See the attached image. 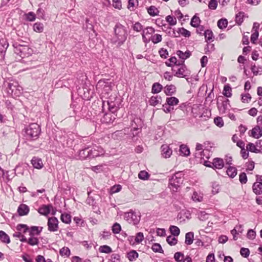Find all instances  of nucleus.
Wrapping results in <instances>:
<instances>
[{"label":"nucleus","instance_id":"1","mask_svg":"<svg viewBox=\"0 0 262 262\" xmlns=\"http://www.w3.org/2000/svg\"><path fill=\"white\" fill-rule=\"evenodd\" d=\"M41 127L36 123L25 125L21 134L26 141L32 142L37 140L41 134Z\"/></svg>","mask_w":262,"mask_h":262},{"label":"nucleus","instance_id":"2","mask_svg":"<svg viewBox=\"0 0 262 262\" xmlns=\"http://www.w3.org/2000/svg\"><path fill=\"white\" fill-rule=\"evenodd\" d=\"M114 38L111 39V42L117 44V47L123 45L128 36L126 27L120 23H117L114 28Z\"/></svg>","mask_w":262,"mask_h":262},{"label":"nucleus","instance_id":"3","mask_svg":"<svg viewBox=\"0 0 262 262\" xmlns=\"http://www.w3.org/2000/svg\"><path fill=\"white\" fill-rule=\"evenodd\" d=\"M184 176L183 171H179L175 172L171 177L169 178L168 187L173 193L179 191L184 180Z\"/></svg>","mask_w":262,"mask_h":262},{"label":"nucleus","instance_id":"4","mask_svg":"<svg viewBox=\"0 0 262 262\" xmlns=\"http://www.w3.org/2000/svg\"><path fill=\"white\" fill-rule=\"evenodd\" d=\"M113 83L108 79H101L96 85V89L102 94H108L112 90Z\"/></svg>","mask_w":262,"mask_h":262},{"label":"nucleus","instance_id":"5","mask_svg":"<svg viewBox=\"0 0 262 262\" xmlns=\"http://www.w3.org/2000/svg\"><path fill=\"white\" fill-rule=\"evenodd\" d=\"M12 46L14 48V53L22 58L30 54L31 49L28 46L21 45L18 42H14Z\"/></svg>","mask_w":262,"mask_h":262},{"label":"nucleus","instance_id":"6","mask_svg":"<svg viewBox=\"0 0 262 262\" xmlns=\"http://www.w3.org/2000/svg\"><path fill=\"white\" fill-rule=\"evenodd\" d=\"M124 217L128 223L136 226L140 221L141 215L140 213L138 214L135 211L130 210L129 211L124 213Z\"/></svg>","mask_w":262,"mask_h":262},{"label":"nucleus","instance_id":"7","mask_svg":"<svg viewBox=\"0 0 262 262\" xmlns=\"http://www.w3.org/2000/svg\"><path fill=\"white\" fill-rule=\"evenodd\" d=\"M112 99V98H110V100L107 101L108 106V109L110 112L116 114L122 106V100L118 97H114L113 100Z\"/></svg>","mask_w":262,"mask_h":262},{"label":"nucleus","instance_id":"8","mask_svg":"<svg viewBox=\"0 0 262 262\" xmlns=\"http://www.w3.org/2000/svg\"><path fill=\"white\" fill-rule=\"evenodd\" d=\"M91 87L93 88V86L90 82H85L81 90L82 92H80L83 93V99L85 100H89L93 97L94 90Z\"/></svg>","mask_w":262,"mask_h":262},{"label":"nucleus","instance_id":"9","mask_svg":"<svg viewBox=\"0 0 262 262\" xmlns=\"http://www.w3.org/2000/svg\"><path fill=\"white\" fill-rule=\"evenodd\" d=\"M58 220L56 217H49L47 225L48 229L50 232H55L58 229Z\"/></svg>","mask_w":262,"mask_h":262},{"label":"nucleus","instance_id":"10","mask_svg":"<svg viewBox=\"0 0 262 262\" xmlns=\"http://www.w3.org/2000/svg\"><path fill=\"white\" fill-rule=\"evenodd\" d=\"M117 115L109 111L104 114L102 118L101 119V122L103 124H110L113 123L116 119Z\"/></svg>","mask_w":262,"mask_h":262},{"label":"nucleus","instance_id":"11","mask_svg":"<svg viewBox=\"0 0 262 262\" xmlns=\"http://www.w3.org/2000/svg\"><path fill=\"white\" fill-rule=\"evenodd\" d=\"M90 159H93L103 155L104 153L103 149L100 146H95L89 148Z\"/></svg>","mask_w":262,"mask_h":262},{"label":"nucleus","instance_id":"12","mask_svg":"<svg viewBox=\"0 0 262 262\" xmlns=\"http://www.w3.org/2000/svg\"><path fill=\"white\" fill-rule=\"evenodd\" d=\"M7 93L12 97H16L20 93L17 86L12 83L8 82L7 86Z\"/></svg>","mask_w":262,"mask_h":262},{"label":"nucleus","instance_id":"13","mask_svg":"<svg viewBox=\"0 0 262 262\" xmlns=\"http://www.w3.org/2000/svg\"><path fill=\"white\" fill-rule=\"evenodd\" d=\"M222 98V99L224 98L223 96H219L217 101V105L218 109L220 113L223 114L225 113L226 111V110L228 109V105H230V101L228 99H225V100H221L222 102L220 104L219 103V98Z\"/></svg>","mask_w":262,"mask_h":262},{"label":"nucleus","instance_id":"14","mask_svg":"<svg viewBox=\"0 0 262 262\" xmlns=\"http://www.w3.org/2000/svg\"><path fill=\"white\" fill-rule=\"evenodd\" d=\"M224 162L221 158H215L212 160V169L214 170L221 169L224 167Z\"/></svg>","mask_w":262,"mask_h":262},{"label":"nucleus","instance_id":"15","mask_svg":"<svg viewBox=\"0 0 262 262\" xmlns=\"http://www.w3.org/2000/svg\"><path fill=\"white\" fill-rule=\"evenodd\" d=\"M250 136L255 139H258L262 136V127L259 125H256L251 130Z\"/></svg>","mask_w":262,"mask_h":262},{"label":"nucleus","instance_id":"16","mask_svg":"<svg viewBox=\"0 0 262 262\" xmlns=\"http://www.w3.org/2000/svg\"><path fill=\"white\" fill-rule=\"evenodd\" d=\"M53 209L52 204L42 205L38 209V212L43 215H48L51 212V210Z\"/></svg>","mask_w":262,"mask_h":262},{"label":"nucleus","instance_id":"17","mask_svg":"<svg viewBox=\"0 0 262 262\" xmlns=\"http://www.w3.org/2000/svg\"><path fill=\"white\" fill-rule=\"evenodd\" d=\"M161 155L165 158H168L170 157L172 154V150L167 144H163L161 147Z\"/></svg>","mask_w":262,"mask_h":262},{"label":"nucleus","instance_id":"18","mask_svg":"<svg viewBox=\"0 0 262 262\" xmlns=\"http://www.w3.org/2000/svg\"><path fill=\"white\" fill-rule=\"evenodd\" d=\"M29 207L26 204H20L17 208V212L19 216L27 215L29 212Z\"/></svg>","mask_w":262,"mask_h":262},{"label":"nucleus","instance_id":"19","mask_svg":"<svg viewBox=\"0 0 262 262\" xmlns=\"http://www.w3.org/2000/svg\"><path fill=\"white\" fill-rule=\"evenodd\" d=\"M184 61H183L182 66L179 68L177 71L173 74L174 76H177L179 78H185L187 76L184 74L186 70V66L184 63Z\"/></svg>","mask_w":262,"mask_h":262},{"label":"nucleus","instance_id":"20","mask_svg":"<svg viewBox=\"0 0 262 262\" xmlns=\"http://www.w3.org/2000/svg\"><path fill=\"white\" fill-rule=\"evenodd\" d=\"M89 148L90 147H88L79 150V157L80 160L91 159Z\"/></svg>","mask_w":262,"mask_h":262},{"label":"nucleus","instance_id":"21","mask_svg":"<svg viewBox=\"0 0 262 262\" xmlns=\"http://www.w3.org/2000/svg\"><path fill=\"white\" fill-rule=\"evenodd\" d=\"M31 162L33 167L36 169H41L43 166L42 160L40 158L34 157Z\"/></svg>","mask_w":262,"mask_h":262},{"label":"nucleus","instance_id":"22","mask_svg":"<svg viewBox=\"0 0 262 262\" xmlns=\"http://www.w3.org/2000/svg\"><path fill=\"white\" fill-rule=\"evenodd\" d=\"M176 87L173 84L167 85L164 88V93L167 96H171L175 94Z\"/></svg>","mask_w":262,"mask_h":262},{"label":"nucleus","instance_id":"23","mask_svg":"<svg viewBox=\"0 0 262 262\" xmlns=\"http://www.w3.org/2000/svg\"><path fill=\"white\" fill-rule=\"evenodd\" d=\"M252 190L256 195H260L262 194V184L255 182L252 185Z\"/></svg>","mask_w":262,"mask_h":262},{"label":"nucleus","instance_id":"24","mask_svg":"<svg viewBox=\"0 0 262 262\" xmlns=\"http://www.w3.org/2000/svg\"><path fill=\"white\" fill-rule=\"evenodd\" d=\"M177 55L180 59L183 60L184 61L191 55V53L189 50H187L185 52H183L181 50H178L177 51Z\"/></svg>","mask_w":262,"mask_h":262},{"label":"nucleus","instance_id":"25","mask_svg":"<svg viewBox=\"0 0 262 262\" xmlns=\"http://www.w3.org/2000/svg\"><path fill=\"white\" fill-rule=\"evenodd\" d=\"M205 36V41L207 43L209 41H213L214 40V35L212 31L211 30L207 29L205 30L203 33Z\"/></svg>","mask_w":262,"mask_h":262},{"label":"nucleus","instance_id":"26","mask_svg":"<svg viewBox=\"0 0 262 262\" xmlns=\"http://www.w3.org/2000/svg\"><path fill=\"white\" fill-rule=\"evenodd\" d=\"M227 174L230 178H234L237 174V169L233 166H229L226 171Z\"/></svg>","mask_w":262,"mask_h":262},{"label":"nucleus","instance_id":"27","mask_svg":"<svg viewBox=\"0 0 262 262\" xmlns=\"http://www.w3.org/2000/svg\"><path fill=\"white\" fill-rule=\"evenodd\" d=\"M194 240V233L193 232H189L185 234V243L187 245H190L193 243Z\"/></svg>","mask_w":262,"mask_h":262},{"label":"nucleus","instance_id":"28","mask_svg":"<svg viewBox=\"0 0 262 262\" xmlns=\"http://www.w3.org/2000/svg\"><path fill=\"white\" fill-rule=\"evenodd\" d=\"M139 256L138 252L134 250H132L130 251L127 253L126 257L128 260L130 261H133L136 259Z\"/></svg>","mask_w":262,"mask_h":262},{"label":"nucleus","instance_id":"29","mask_svg":"<svg viewBox=\"0 0 262 262\" xmlns=\"http://www.w3.org/2000/svg\"><path fill=\"white\" fill-rule=\"evenodd\" d=\"M179 151L180 155L183 156L187 157L190 155L189 148L187 145L184 144H182L180 146Z\"/></svg>","mask_w":262,"mask_h":262},{"label":"nucleus","instance_id":"30","mask_svg":"<svg viewBox=\"0 0 262 262\" xmlns=\"http://www.w3.org/2000/svg\"><path fill=\"white\" fill-rule=\"evenodd\" d=\"M166 102L171 107H173L174 105H177L179 102V99L175 97H167Z\"/></svg>","mask_w":262,"mask_h":262},{"label":"nucleus","instance_id":"31","mask_svg":"<svg viewBox=\"0 0 262 262\" xmlns=\"http://www.w3.org/2000/svg\"><path fill=\"white\" fill-rule=\"evenodd\" d=\"M0 240L3 243L9 244L10 243L9 236L3 231H0Z\"/></svg>","mask_w":262,"mask_h":262},{"label":"nucleus","instance_id":"32","mask_svg":"<svg viewBox=\"0 0 262 262\" xmlns=\"http://www.w3.org/2000/svg\"><path fill=\"white\" fill-rule=\"evenodd\" d=\"M163 89V86L158 82L154 83L152 85L151 93L152 94H158L160 93Z\"/></svg>","mask_w":262,"mask_h":262},{"label":"nucleus","instance_id":"33","mask_svg":"<svg viewBox=\"0 0 262 262\" xmlns=\"http://www.w3.org/2000/svg\"><path fill=\"white\" fill-rule=\"evenodd\" d=\"M247 150L249 151L256 154L261 152V150L256 148L255 144L252 143H249L247 145Z\"/></svg>","mask_w":262,"mask_h":262},{"label":"nucleus","instance_id":"34","mask_svg":"<svg viewBox=\"0 0 262 262\" xmlns=\"http://www.w3.org/2000/svg\"><path fill=\"white\" fill-rule=\"evenodd\" d=\"M8 46L9 43L6 40L4 39H2L0 40V50L3 51V53L4 56Z\"/></svg>","mask_w":262,"mask_h":262},{"label":"nucleus","instance_id":"35","mask_svg":"<svg viewBox=\"0 0 262 262\" xmlns=\"http://www.w3.org/2000/svg\"><path fill=\"white\" fill-rule=\"evenodd\" d=\"M244 14L245 13L242 11L236 14L235 21L238 26L241 25L243 23Z\"/></svg>","mask_w":262,"mask_h":262},{"label":"nucleus","instance_id":"36","mask_svg":"<svg viewBox=\"0 0 262 262\" xmlns=\"http://www.w3.org/2000/svg\"><path fill=\"white\" fill-rule=\"evenodd\" d=\"M178 35L181 34L182 36L185 37H189L191 35V33L189 31L186 30L184 28H179L177 30Z\"/></svg>","mask_w":262,"mask_h":262},{"label":"nucleus","instance_id":"37","mask_svg":"<svg viewBox=\"0 0 262 262\" xmlns=\"http://www.w3.org/2000/svg\"><path fill=\"white\" fill-rule=\"evenodd\" d=\"M71 107L73 109L74 113L76 115L81 108V105L79 104L77 101H73L70 105Z\"/></svg>","mask_w":262,"mask_h":262},{"label":"nucleus","instance_id":"38","mask_svg":"<svg viewBox=\"0 0 262 262\" xmlns=\"http://www.w3.org/2000/svg\"><path fill=\"white\" fill-rule=\"evenodd\" d=\"M60 220L65 224H69L71 222V215L67 213H62L60 216Z\"/></svg>","mask_w":262,"mask_h":262},{"label":"nucleus","instance_id":"39","mask_svg":"<svg viewBox=\"0 0 262 262\" xmlns=\"http://www.w3.org/2000/svg\"><path fill=\"white\" fill-rule=\"evenodd\" d=\"M201 20L199 17L197 16L196 15H194L191 18L190 21V25L195 28L196 27H198V26L200 25V23Z\"/></svg>","mask_w":262,"mask_h":262},{"label":"nucleus","instance_id":"40","mask_svg":"<svg viewBox=\"0 0 262 262\" xmlns=\"http://www.w3.org/2000/svg\"><path fill=\"white\" fill-rule=\"evenodd\" d=\"M223 94L226 97H231L232 89L229 84L225 85Z\"/></svg>","mask_w":262,"mask_h":262},{"label":"nucleus","instance_id":"41","mask_svg":"<svg viewBox=\"0 0 262 262\" xmlns=\"http://www.w3.org/2000/svg\"><path fill=\"white\" fill-rule=\"evenodd\" d=\"M42 5H43L42 3H40V4H39V5H38L39 8L37 10L36 15L37 16V17L38 18L45 19V11L41 8V6Z\"/></svg>","mask_w":262,"mask_h":262},{"label":"nucleus","instance_id":"42","mask_svg":"<svg viewBox=\"0 0 262 262\" xmlns=\"http://www.w3.org/2000/svg\"><path fill=\"white\" fill-rule=\"evenodd\" d=\"M148 13L151 16H155L159 14V11L155 6H151L147 8Z\"/></svg>","mask_w":262,"mask_h":262},{"label":"nucleus","instance_id":"43","mask_svg":"<svg viewBox=\"0 0 262 262\" xmlns=\"http://www.w3.org/2000/svg\"><path fill=\"white\" fill-rule=\"evenodd\" d=\"M169 231L171 234L174 236H178L180 233V229L177 226L174 225L170 226Z\"/></svg>","mask_w":262,"mask_h":262},{"label":"nucleus","instance_id":"44","mask_svg":"<svg viewBox=\"0 0 262 262\" xmlns=\"http://www.w3.org/2000/svg\"><path fill=\"white\" fill-rule=\"evenodd\" d=\"M16 228L17 231L23 232L24 233H26L29 231V227L26 224H18Z\"/></svg>","mask_w":262,"mask_h":262},{"label":"nucleus","instance_id":"45","mask_svg":"<svg viewBox=\"0 0 262 262\" xmlns=\"http://www.w3.org/2000/svg\"><path fill=\"white\" fill-rule=\"evenodd\" d=\"M228 21L226 18H221L217 21V26L220 29H224L227 27Z\"/></svg>","mask_w":262,"mask_h":262},{"label":"nucleus","instance_id":"46","mask_svg":"<svg viewBox=\"0 0 262 262\" xmlns=\"http://www.w3.org/2000/svg\"><path fill=\"white\" fill-rule=\"evenodd\" d=\"M143 123V122L140 118L135 117L132 121L131 125L132 126H133V125H135L138 126H140V127H142Z\"/></svg>","mask_w":262,"mask_h":262},{"label":"nucleus","instance_id":"47","mask_svg":"<svg viewBox=\"0 0 262 262\" xmlns=\"http://www.w3.org/2000/svg\"><path fill=\"white\" fill-rule=\"evenodd\" d=\"M39 243V239L37 237H35V236H30L28 239L27 243L32 246L38 245Z\"/></svg>","mask_w":262,"mask_h":262},{"label":"nucleus","instance_id":"48","mask_svg":"<svg viewBox=\"0 0 262 262\" xmlns=\"http://www.w3.org/2000/svg\"><path fill=\"white\" fill-rule=\"evenodd\" d=\"M33 30L36 32L41 33L43 31V25L40 22H37L33 25Z\"/></svg>","mask_w":262,"mask_h":262},{"label":"nucleus","instance_id":"49","mask_svg":"<svg viewBox=\"0 0 262 262\" xmlns=\"http://www.w3.org/2000/svg\"><path fill=\"white\" fill-rule=\"evenodd\" d=\"M152 250L155 252H158L160 253H163L164 251L161 245L159 243H154L151 247Z\"/></svg>","mask_w":262,"mask_h":262},{"label":"nucleus","instance_id":"50","mask_svg":"<svg viewBox=\"0 0 262 262\" xmlns=\"http://www.w3.org/2000/svg\"><path fill=\"white\" fill-rule=\"evenodd\" d=\"M99 250L100 252L104 253H110L112 252V248L107 245L100 246Z\"/></svg>","mask_w":262,"mask_h":262},{"label":"nucleus","instance_id":"51","mask_svg":"<svg viewBox=\"0 0 262 262\" xmlns=\"http://www.w3.org/2000/svg\"><path fill=\"white\" fill-rule=\"evenodd\" d=\"M112 230L114 234L119 233L121 231V225L118 223H114L112 227Z\"/></svg>","mask_w":262,"mask_h":262},{"label":"nucleus","instance_id":"52","mask_svg":"<svg viewBox=\"0 0 262 262\" xmlns=\"http://www.w3.org/2000/svg\"><path fill=\"white\" fill-rule=\"evenodd\" d=\"M150 175L145 170L141 171L138 174V177L140 179L143 180H147L148 179Z\"/></svg>","mask_w":262,"mask_h":262},{"label":"nucleus","instance_id":"53","mask_svg":"<svg viewBox=\"0 0 262 262\" xmlns=\"http://www.w3.org/2000/svg\"><path fill=\"white\" fill-rule=\"evenodd\" d=\"M59 253L61 256H70L71 255V251L68 247H63L60 249Z\"/></svg>","mask_w":262,"mask_h":262},{"label":"nucleus","instance_id":"54","mask_svg":"<svg viewBox=\"0 0 262 262\" xmlns=\"http://www.w3.org/2000/svg\"><path fill=\"white\" fill-rule=\"evenodd\" d=\"M166 241L171 246L176 245L178 243V239L175 237H172L171 235L167 237Z\"/></svg>","mask_w":262,"mask_h":262},{"label":"nucleus","instance_id":"55","mask_svg":"<svg viewBox=\"0 0 262 262\" xmlns=\"http://www.w3.org/2000/svg\"><path fill=\"white\" fill-rule=\"evenodd\" d=\"M184 258V255L181 252H177L174 254V258L177 262H180L183 261Z\"/></svg>","mask_w":262,"mask_h":262},{"label":"nucleus","instance_id":"56","mask_svg":"<svg viewBox=\"0 0 262 262\" xmlns=\"http://www.w3.org/2000/svg\"><path fill=\"white\" fill-rule=\"evenodd\" d=\"M155 29L152 27H147L144 29L142 31V34L144 35H152L155 32Z\"/></svg>","mask_w":262,"mask_h":262},{"label":"nucleus","instance_id":"57","mask_svg":"<svg viewBox=\"0 0 262 262\" xmlns=\"http://www.w3.org/2000/svg\"><path fill=\"white\" fill-rule=\"evenodd\" d=\"M151 40L155 44L159 43L162 40V36L160 34H156L151 36Z\"/></svg>","mask_w":262,"mask_h":262},{"label":"nucleus","instance_id":"58","mask_svg":"<svg viewBox=\"0 0 262 262\" xmlns=\"http://www.w3.org/2000/svg\"><path fill=\"white\" fill-rule=\"evenodd\" d=\"M162 110L165 113H171L173 112L174 108L173 107H171L166 102L165 104L162 105Z\"/></svg>","mask_w":262,"mask_h":262},{"label":"nucleus","instance_id":"59","mask_svg":"<svg viewBox=\"0 0 262 262\" xmlns=\"http://www.w3.org/2000/svg\"><path fill=\"white\" fill-rule=\"evenodd\" d=\"M122 189V186L121 185H115L112 186L110 189V193L113 194L119 192Z\"/></svg>","mask_w":262,"mask_h":262},{"label":"nucleus","instance_id":"60","mask_svg":"<svg viewBox=\"0 0 262 262\" xmlns=\"http://www.w3.org/2000/svg\"><path fill=\"white\" fill-rule=\"evenodd\" d=\"M239 181L242 184H245L247 182V177L245 172H243L239 174Z\"/></svg>","mask_w":262,"mask_h":262},{"label":"nucleus","instance_id":"61","mask_svg":"<svg viewBox=\"0 0 262 262\" xmlns=\"http://www.w3.org/2000/svg\"><path fill=\"white\" fill-rule=\"evenodd\" d=\"M166 20L170 26H174L177 24L176 18L171 15L167 16L166 17Z\"/></svg>","mask_w":262,"mask_h":262},{"label":"nucleus","instance_id":"62","mask_svg":"<svg viewBox=\"0 0 262 262\" xmlns=\"http://www.w3.org/2000/svg\"><path fill=\"white\" fill-rule=\"evenodd\" d=\"M214 122L215 124L219 127H221L224 126V121L222 117H215L214 119Z\"/></svg>","mask_w":262,"mask_h":262},{"label":"nucleus","instance_id":"63","mask_svg":"<svg viewBox=\"0 0 262 262\" xmlns=\"http://www.w3.org/2000/svg\"><path fill=\"white\" fill-rule=\"evenodd\" d=\"M144 239V235L142 232H138L136 234V236L135 238V241L136 243L139 244L141 243Z\"/></svg>","mask_w":262,"mask_h":262},{"label":"nucleus","instance_id":"64","mask_svg":"<svg viewBox=\"0 0 262 262\" xmlns=\"http://www.w3.org/2000/svg\"><path fill=\"white\" fill-rule=\"evenodd\" d=\"M251 99V96L249 93H247L245 94H242L241 95V100L243 102L248 103Z\"/></svg>","mask_w":262,"mask_h":262}]
</instances>
